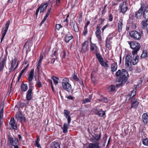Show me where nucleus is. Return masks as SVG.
Listing matches in <instances>:
<instances>
[{"label": "nucleus", "instance_id": "obj_60", "mask_svg": "<svg viewBox=\"0 0 148 148\" xmlns=\"http://www.w3.org/2000/svg\"><path fill=\"white\" fill-rule=\"evenodd\" d=\"M60 0H56V3L57 5H58L60 4Z\"/></svg>", "mask_w": 148, "mask_h": 148}, {"label": "nucleus", "instance_id": "obj_58", "mask_svg": "<svg viewBox=\"0 0 148 148\" xmlns=\"http://www.w3.org/2000/svg\"><path fill=\"white\" fill-rule=\"evenodd\" d=\"M47 19V18H46L45 17H44L43 19V20H42V21L41 23H40V25H41L43 23H44V22Z\"/></svg>", "mask_w": 148, "mask_h": 148}, {"label": "nucleus", "instance_id": "obj_32", "mask_svg": "<svg viewBox=\"0 0 148 148\" xmlns=\"http://www.w3.org/2000/svg\"><path fill=\"white\" fill-rule=\"evenodd\" d=\"M147 21L146 20H143L141 24L142 25V28L143 29H146L147 27Z\"/></svg>", "mask_w": 148, "mask_h": 148}, {"label": "nucleus", "instance_id": "obj_29", "mask_svg": "<svg viewBox=\"0 0 148 148\" xmlns=\"http://www.w3.org/2000/svg\"><path fill=\"white\" fill-rule=\"evenodd\" d=\"M21 90L23 92L26 91L28 89L27 84H22L21 85Z\"/></svg>", "mask_w": 148, "mask_h": 148}, {"label": "nucleus", "instance_id": "obj_45", "mask_svg": "<svg viewBox=\"0 0 148 148\" xmlns=\"http://www.w3.org/2000/svg\"><path fill=\"white\" fill-rule=\"evenodd\" d=\"M143 144L147 146L148 145V139L147 138L142 140Z\"/></svg>", "mask_w": 148, "mask_h": 148}, {"label": "nucleus", "instance_id": "obj_21", "mask_svg": "<svg viewBox=\"0 0 148 148\" xmlns=\"http://www.w3.org/2000/svg\"><path fill=\"white\" fill-rule=\"evenodd\" d=\"M10 124L12 129L14 130L17 129V125L16 122L14 120V119L13 118H12L10 120Z\"/></svg>", "mask_w": 148, "mask_h": 148}, {"label": "nucleus", "instance_id": "obj_57", "mask_svg": "<svg viewBox=\"0 0 148 148\" xmlns=\"http://www.w3.org/2000/svg\"><path fill=\"white\" fill-rule=\"evenodd\" d=\"M3 117L0 116V126L1 125L3 122Z\"/></svg>", "mask_w": 148, "mask_h": 148}, {"label": "nucleus", "instance_id": "obj_13", "mask_svg": "<svg viewBox=\"0 0 148 148\" xmlns=\"http://www.w3.org/2000/svg\"><path fill=\"white\" fill-rule=\"evenodd\" d=\"M18 64V62L17 61V59L15 58L12 61L11 64V70H13L14 71L17 68Z\"/></svg>", "mask_w": 148, "mask_h": 148}, {"label": "nucleus", "instance_id": "obj_42", "mask_svg": "<svg viewBox=\"0 0 148 148\" xmlns=\"http://www.w3.org/2000/svg\"><path fill=\"white\" fill-rule=\"evenodd\" d=\"M96 58L98 59L99 62L101 60H102L103 59L100 54L98 53H96Z\"/></svg>", "mask_w": 148, "mask_h": 148}, {"label": "nucleus", "instance_id": "obj_63", "mask_svg": "<svg viewBox=\"0 0 148 148\" xmlns=\"http://www.w3.org/2000/svg\"><path fill=\"white\" fill-rule=\"evenodd\" d=\"M90 23V21H88L87 22L86 24V25L84 27H87L88 25Z\"/></svg>", "mask_w": 148, "mask_h": 148}, {"label": "nucleus", "instance_id": "obj_53", "mask_svg": "<svg viewBox=\"0 0 148 148\" xmlns=\"http://www.w3.org/2000/svg\"><path fill=\"white\" fill-rule=\"evenodd\" d=\"M136 95V93L135 92V91L134 90H133L131 92V96L133 97L134 96Z\"/></svg>", "mask_w": 148, "mask_h": 148}, {"label": "nucleus", "instance_id": "obj_6", "mask_svg": "<svg viewBox=\"0 0 148 148\" xmlns=\"http://www.w3.org/2000/svg\"><path fill=\"white\" fill-rule=\"evenodd\" d=\"M8 141L10 144L14 147V148H18L19 143L18 140L16 138H13L10 136H9Z\"/></svg>", "mask_w": 148, "mask_h": 148}, {"label": "nucleus", "instance_id": "obj_28", "mask_svg": "<svg viewBox=\"0 0 148 148\" xmlns=\"http://www.w3.org/2000/svg\"><path fill=\"white\" fill-rule=\"evenodd\" d=\"M43 59V57L42 56L40 57L37 66V69L38 72L39 73L40 71V69L41 67V65L42 64V61Z\"/></svg>", "mask_w": 148, "mask_h": 148}, {"label": "nucleus", "instance_id": "obj_40", "mask_svg": "<svg viewBox=\"0 0 148 148\" xmlns=\"http://www.w3.org/2000/svg\"><path fill=\"white\" fill-rule=\"evenodd\" d=\"M92 98V96L90 95H89L88 97L83 100L84 103H88L90 102Z\"/></svg>", "mask_w": 148, "mask_h": 148}, {"label": "nucleus", "instance_id": "obj_30", "mask_svg": "<svg viewBox=\"0 0 148 148\" xmlns=\"http://www.w3.org/2000/svg\"><path fill=\"white\" fill-rule=\"evenodd\" d=\"M69 124L64 123L63 125V127L62 128L63 133H66L68 132V128L69 127Z\"/></svg>", "mask_w": 148, "mask_h": 148}, {"label": "nucleus", "instance_id": "obj_25", "mask_svg": "<svg viewBox=\"0 0 148 148\" xmlns=\"http://www.w3.org/2000/svg\"><path fill=\"white\" fill-rule=\"evenodd\" d=\"M139 58V57L138 56H136L135 58L133 56L132 57L131 65L132 64L134 65L137 64L138 62Z\"/></svg>", "mask_w": 148, "mask_h": 148}, {"label": "nucleus", "instance_id": "obj_64", "mask_svg": "<svg viewBox=\"0 0 148 148\" xmlns=\"http://www.w3.org/2000/svg\"><path fill=\"white\" fill-rule=\"evenodd\" d=\"M13 0H8L7 3L9 4L12 3L13 2Z\"/></svg>", "mask_w": 148, "mask_h": 148}, {"label": "nucleus", "instance_id": "obj_23", "mask_svg": "<svg viewBox=\"0 0 148 148\" xmlns=\"http://www.w3.org/2000/svg\"><path fill=\"white\" fill-rule=\"evenodd\" d=\"M142 119L145 124H146L148 121V113H144L142 115Z\"/></svg>", "mask_w": 148, "mask_h": 148}, {"label": "nucleus", "instance_id": "obj_54", "mask_svg": "<svg viewBox=\"0 0 148 148\" xmlns=\"http://www.w3.org/2000/svg\"><path fill=\"white\" fill-rule=\"evenodd\" d=\"M84 36H86V35L88 33L87 31V27H84Z\"/></svg>", "mask_w": 148, "mask_h": 148}, {"label": "nucleus", "instance_id": "obj_50", "mask_svg": "<svg viewBox=\"0 0 148 148\" xmlns=\"http://www.w3.org/2000/svg\"><path fill=\"white\" fill-rule=\"evenodd\" d=\"M101 100L103 102L105 103H107L108 101V99L104 97H102Z\"/></svg>", "mask_w": 148, "mask_h": 148}, {"label": "nucleus", "instance_id": "obj_37", "mask_svg": "<svg viewBox=\"0 0 148 148\" xmlns=\"http://www.w3.org/2000/svg\"><path fill=\"white\" fill-rule=\"evenodd\" d=\"M97 47L96 46L95 44H92L90 47V49L91 50L94 51L95 50L96 51H97Z\"/></svg>", "mask_w": 148, "mask_h": 148}, {"label": "nucleus", "instance_id": "obj_51", "mask_svg": "<svg viewBox=\"0 0 148 148\" xmlns=\"http://www.w3.org/2000/svg\"><path fill=\"white\" fill-rule=\"evenodd\" d=\"M108 27H109V24H107L102 27L101 29L102 33H103L104 30L106 29V28Z\"/></svg>", "mask_w": 148, "mask_h": 148}, {"label": "nucleus", "instance_id": "obj_2", "mask_svg": "<svg viewBox=\"0 0 148 148\" xmlns=\"http://www.w3.org/2000/svg\"><path fill=\"white\" fill-rule=\"evenodd\" d=\"M100 137V135L95 134V136L92 135L90 140L93 143H90L87 148H99L98 142Z\"/></svg>", "mask_w": 148, "mask_h": 148}, {"label": "nucleus", "instance_id": "obj_39", "mask_svg": "<svg viewBox=\"0 0 148 148\" xmlns=\"http://www.w3.org/2000/svg\"><path fill=\"white\" fill-rule=\"evenodd\" d=\"M115 89V87L113 85H111L108 88V91L109 92H112L114 91Z\"/></svg>", "mask_w": 148, "mask_h": 148}, {"label": "nucleus", "instance_id": "obj_49", "mask_svg": "<svg viewBox=\"0 0 148 148\" xmlns=\"http://www.w3.org/2000/svg\"><path fill=\"white\" fill-rule=\"evenodd\" d=\"M111 43H106V48H107L109 50L111 49V46L110 45Z\"/></svg>", "mask_w": 148, "mask_h": 148}, {"label": "nucleus", "instance_id": "obj_26", "mask_svg": "<svg viewBox=\"0 0 148 148\" xmlns=\"http://www.w3.org/2000/svg\"><path fill=\"white\" fill-rule=\"evenodd\" d=\"M48 3H46L44 4H42L41 5L39 6L40 7V12H43L46 9L47 7L48 6Z\"/></svg>", "mask_w": 148, "mask_h": 148}, {"label": "nucleus", "instance_id": "obj_36", "mask_svg": "<svg viewBox=\"0 0 148 148\" xmlns=\"http://www.w3.org/2000/svg\"><path fill=\"white\" fill-rule=\"evenodd\" d=\"M106 141V139H105L103 141H101L100 144L99 143V148H101L105 146Z\"/></svg>", "mask_w": 148, "mask_h": 148}, {"label": "nucleus", "instance_id": "obj_15", "mask_svg": "<svg viewBox=\"0 0 148 148\" xmlns=\"http://www.w3.org/2000/svg\"><path fill=\"white\" fill-rule=\"evenodd\" d=\"M15 118L20 122L25 121V117L21 113H18L16 114Z\"/></svg>", "mask_w": 148, "mask_h": 148}, {"label": "nucleus", "instance_id": "obj_48", "mask_svg": "<svg viewBox=\"0 0 148 148\" xmlns=\"http://www.w3.org/2000/svg\"><path fill=\"white\" fill-rule=\"evenodd\" d=\"M51 12V8H48L47 10V14H46V15L45 17L47 18L49 15V14Z\"/></svg>", "mask_w": 148, "mask_h": 148}, {"label": "nucleus", "instance_id": "obj_1", "mask_svg": "<svg viewBox=\"0 0 148 148\" xmlns=\"http://www.w3.org/2000/svg\"><path fill=\"white\" fill-rule=\"evenodd\" d=\"M115 75L116 77L120 75L119 78L116 79L119 82H125L127 80V76L129 74L128 72L124 69H123L122 71L119 69L116 72Z\"/></svg>", "mask_w": 148, "mask_h": 148}, {"label": "nucleus", "instance_id": "obj_31", "mask_svg": "<svg viewBox=\"0 0 148 148\" xmlns=\"http://www.w3.org/2000/svg\"><path fill=\"white\" fill-rule=\"evenodd\" d=\"M72 77L73 79L75 81H79V82L81 84L84 86V84L82 81H79V79L78 78L76 75L75 74H73L72 76Z\"/></svg>", "mask_w": 148, "mask_h": 148}, {"label": "nucleus", "instance_id": "obj_17", "mask_svg": "<svg viewBox=\"0 0 148 148\" xmlns=\"http://www.w3.org/2000/svg\"><path fill=\"white\" fill-rule=\"evenodd\" d=\"M131 107L132 108H136L139 104V102L136 99H131Z\"/></svg>", "mask_w": 148, "mask_h": 148}, {"label": "nucleus", "instance_id": "obj_20", "mask_svg": "<svg viewBox=\"0 0 148 148\" xmlns=\"http://www.w3.org/2000/svg\"><path fill=\"white\" fill-rule=\"evenodd\" d=\"M63 114L65 117L67 119L68 121V123L69 124L71 122V118L70 116L69 115L70 112L66 110H65L64 111Z\"/></svg>", "mask_w": 148, "mask_h": 148}, {"label": "nucleus", "instance_id": "obj_3", "mask_svg": "<svg viewBox=\"0 0 148 148\" xmlns=\"http://www.w3.org/2000/svg\"><path fill=\"white\" fill-rule=\"evenodd\" d=\"M69 82V79L67 78H65L62 80V84L63 89L69 92L72 91V87Z\"/></svg>", "mask_w": 148, "mask_h": 148}, {"label": "nucleus", "instance_id": "obj_55", "mask_svg": "<svg viewBox=\"0 0 148 148\" xmlns=\"http://www.w3.org/2000/svg\"><path fill=\"white\" fill-rule=\"evenodd\" d=\"M108 39L111 40L112 39V34H110L107 38Z\"/></svg>", "mask_w": 148, "mask_h": 148}, {"label": "nucleus", "instance_id": "obj_52", "mask_svg": "<svg viewBox=\"0 0 148 148\" xmlns=\"http://www.w3.org/2000/svg\"><path fill=\"white\" fill-rule=\"evenodd\" d=\"M113 19V17L112 14H109V18L108 19L110 21H112Z\"/></svg>", "mask_w": 148, "mask_h": 148}, {"label": "nucleus", "instance_id": "obj_16", "mask_svg": "<svg viewBox=\"0 0 148 148\" xmlns=\"http://www.w3.org/2000/svg\"><path fill=\"white\" fill-rule=\"evenodd\" d=\"M88 49V43L87 41H85L83 43L82 49L83 52H85L87 51Z\"/></svg>", "mask_w": 148, "mask_h": 148}, {"label": "nucleus", "instance_id": "obj_9", "mask_svg": "<svg viewBox=\"0 0 148 148\" xmlns=\"http://www.w3.org/2000/svg\"><path fill=\"white\" fill-rule=\"evenodd\" d=\"M6 58L5 56H1L0 58V72L3 70L6 62Z\"/></svg>", "mask_w": 148, "mask_h": 148}, {"label": "nucleus", "instance_id": "obj_47", "mask_svg": "<svg viewBox=\"0 0 148 148\" xmlns=\"http://www.w3.org/2000/svg\"><path fill=\"white\" fill-rule=\"evenodd\" d=\"M62 26L60 24H57L56 25V30L59 31L60 28Z\"/></svg>", "mask_w": 148, "mask_h": 148}, {"label": "nucleus", "instance_id": "obj_8", "mask_svg": "<svg viewBox=\"0 0 148 148\" xmlns=\"http://www.w3.org/2000/svg\"><path fill=\"white\" fill-rule=\"evenodd\" d=\"M144 8V5L143 4L142 5L140 8L137 11L134 12V15L135 17L136 18H141Z\"/></svg>", "mask_w": 148, "mask_h": 148}, {"label": "nucleus", "instance_id": "obj_33", "mask_svg": "<svg viewBox=\"0 0 148 148\" xmlns=\"http://www.w3.org/2000/svg\"><path fill=\"white\" fill-rule=\"evenodd\" d=\"M53 145H52L50 148H60V145L57 142H53Z\"/></svg>", "mask_w": 148, "mask_h": 148}, {"label": "nucleus", "instance_id": "obj_59", "mask_svg": "<svg viewBox=\"0 0 148 148\" xmlns=\"http://www.w3.org/2000/svg\"><path fill=\"white\" fill-rule=\"evenodd\" d=\"M28 66H29L28 64H27L26 66L25 67L22 69V70L21 71H23V72L24 73L25 72V70L26 69L28 68Z\"/></svg>", "mask_w": 148, "mask_h": 148}, {"label": "nucleus", "instance_id": "obj_44", "mask_svg": "<svg viewBox=\"0 0 148 148\" xmlns=\"http://www.w3.org/2000/svg\"><path fill=\"white\" fill-rule=\"evenodd\" d=\"M35 146L38 148H41L40 145L39 143L38 138H37V139L35 141Z\"/></svg>", "mask_w": 148, "mask_h": 148}, {"label": "nucleus", "instance_id": "obj_22", "mask_svg": "<svg viewBox=\"0 0 148 148\" xmlns=\"http://www.w3.org/2000/svg\"><path fill=\"white\" fill-rule=\"evenodd\" d=\"M117 65L116 62L114 61L111 65V71L113 73L115 72L117 69Z\"/></svg>", "mask_w": 148, "mask_h": 148}, {"label": "nucleus", "instance_id": "obj_41", "mask_svg": "<svg viewBox=\"0 0 148 148\" xmlns=\"http://www.w3.org/2000/svg\"><path fill=\"white\" fill-rule=\"evenodd\" d=\"M73 27L74 31L75 32H78L79 31V29L77 23H74L73 25Z\"/></svg>", "mask_w": 148, "mask_h": 148}, {"label": "nucleus", "instance_id": "obj_61", "mask_svg": "<svg viewBox=\"0 0 148 148\" xmlns=\"http://www.w3.org/2000/svg\"><path fill=\"white\" fill-rule=\"evenodd\" d=\"M106 43H111V42L110 40H109L106 38Z\"/></svg>", "mask_w": 148, "mask_h": 148}, {"label": "nucleus", "instance_id": "obj_10", "mask_svg": "<svg viewBox=\"0 0 148 148\" xmlns=\"http://www.w3.org/2000/svg\"><path fill=\"white\" fill-rule=\"evenodd\" d=\"M100 25L98 24L96 27V30L95 32L96 36L98 39V40L100 41L102 40V37L101 36V32L100 31Z\"/></svg>", "mask_w": 148, "mask_h": 148}, {"label": "nucleus", "instance_id": "obj_56", "mask_svg": "<svg viewBox=\"0 0 148 148\" xmlns=\"http://www.w3.org/2000/svg\"><path fill=\"white\" fill-rule=\"evenodd\" d=\"M3 108H2L0 111V116L3 117Z\"/></svg>", "mask_w": 148, "mask_h": 148}, {"label": "nucleus", "instance_id": "obj_24", "mask_svg": "<svg viewBox=\"0 0 148 148\" xmlns=\"http://www.w3.org/2000/svg\"><path fill=\"white\" fill-rule=\"evenodd\" d=\"M123 26V20L122 19L119 20L118 24V30L119 32L122 31Z\"/></svg>", "mask_w": 148, "mask_h": 148}, {"label": "nucleus", "instance_id": "obj_62", "mask_svg": "<svg viewBox=\"0 0 148 148\" xmlns=\"http://www.w3.org/2000/svg\"><path fill=\"white\" fill-rule=\"evenodd\" d=\"M67 98L70 99L72 100L73 99V98L72 96L71 95H70L68 96H67Z\"/></svg>", "mask_w": 148, "mask_h": 148}, {"label": "nucleus", "instance_id": "obj_34", "mask_svg": "<svg viewBox=\"0 0 148 148\" xmlns=\"http://www.w3.org/2000/svg\"><path fill=\"white\" fill-rule=\"evenodd\" d=\"M99 62L100 63V64L102 66H103L105 67H109V65L106 62L103 61V59L102 60H101L99 61Z\"/></svg>", "mask_w": 148, "mask_h": 148}, {"label": "nucleus", "instance_id": "obj_35", "mask_svg": "<svg viewBox=\"0 0 148 148\" xmlns=\"http://www.w3.org/2000/svg\"><path fill=\"white\" fill-rule=\"evenodd\" d=\"M73 38V36L72 35H71L70 36L66 35L65 38V40L66 42L67 43Z\"/></svg>", "mask_w": 148, "mask_h": 148}, {"label": "nucleus", "instance_id": "obj_38", "mask_svg": "<svg viewBox=\"0 0 148 148\" xmlns=\"http://www.w3.org/2000/svg\"><path fill=\"white\" fill-rule=\"evenodd\" d=\"M52 79L53 80L54 84L56 85L58 83V81L59 80V79L58 77L55 76L52 77Z\"/></svg>", "mask_w": 148, "mask_h": 148}, {"label": "nucleus", "instance_id": "obj_46", "mask_svg": "<svg viewBox=\"0 0 148 148\" xmlns=\"http://www.w3.org/2000/svg\"><path fill=\"white\" fill-rule=\"evenodd\" d=\"M147 51H144L143 53L141 56V57L142 58H145L147 56Z\"/></svg>", "mask_w": 148, "mask_h": 148}, {"label": "nucleus", "instance_id": "obj_12", "mask_svg": "<svg viewBox=\"0 0 148 148\" xmlns=\"http://www.w3.org/2000/svg\"><path fill=\"white\" fill-rule=\"evenodd\" d=\"M132 57L129 55H127L125 58V65L126 67H128L131 65Z\"/></svg>", "mask_w": 148, "mask_h": 148}, {"label": "nucleus", "instance_id": "obj_27", "mask_svg": "<svg viewBox=\"0 0 148 148\" xmlns=\"http://www.w3.org/2000/svg\"><path fill=\"white\" fill-rule=\"evenodd\" d=\"M95 114L98 115L99 117H102L105 115V112L102 110H100L95 112Z\"/></svg>", "mask_w": 148, "mask_h": 148}, {"label": "nucleus", "instance_id": "obj_5", "mask_svg": "<svg viewBox=\"0 0 148 148\" xmlns=\"http://www.w3.org/2000/svg\"><path fill=\"white\" fill-rule=\"evenodd\" d=\"M130 37L135 40H140L141 39L142 34H143L142 31L139 32L136 31H131L129 32Z\"/></svg>", "mask_w": 148, "mask_h": 148}, {"label": "nucleus", "instance_id": "obj_4", "mask_svg": "<svg viewBox=\"0 0 148 148\" xmlns=\"http://www.w3.org/2000/svg\"><path fill=\"white\" fill-rule=\"evenodd\" d=\"M129 44L131 48L133 50L132 52V54L134 56L136 55L138 51L139 50L140 48L139 43L136 41H132L129 42Z\"/></svg>", "mask_w": 148, "mask_h": 148}, {"label": "nucleus", "instance_id": "obj_11", "mask_svg": "<svg viewBox=\"0 0 148 148\" xmlns=\"http://www.w3.org/2000/svg\"><path fill=\"white\" fill-rule=\"evenodd\" d=\"M120 8L121 9L120 12H121L123 14H125L128 8L126 2L123 1Z\"/></svg>", "mask_w": 148, "mask_h": 148}, {"label": "nucleus", "instance_id": "obj_14", "mask_svg": "<svg viewBox=\"0 0 148 148\" xmlns=\"http://www.w3.org/2000/svg\"><path fill=\"white\" fill-rule=\"evenodd\" d=\"M34 75V69H32L29 74L28 78L29 85H31L32 84L31 82L33 79Z\"/></svg>", "mask_w": 148, "mask_h": 148}, {"label": "nucleus", "instance_id": "obj_7", "mask_svg": "<svg viewBox=\"0 0 148 148\" xmlns=\"http://www.w3.org/2000/svg\"><path fill=\"white\" fill-rule=\"evenodd\" d=\"M10 23V21L8 20L7 23L5 25V26L3 27V29L1 30L2 37L1 39V42L3 39L4 37L7 33Z\"/></svg>", "mask_w": 148, "mask_h": 148}, {"label": "nucleus", "instance_id": "obj_43", "mask_svg": "<svg viewBox=\"0 0 148 148\" xmlns=\"http://www.w3.org/2000/svg\"><path fill=\"white\" fill-rule=\"evenodd\" d=\"M42 86L41 82L39 80H38L36 82V87L40 88Z\"/></svg>", "mask_w": 148, "mask_h": 148}, {"label": "nucleus", "instance_id": "obj_19", "mask_svg": "<svg viewBox=\"0 0 148 148\" xmlns=\"http://www.w3.org/2000/svg\"><path fill=\"white\" fill-rule=\"evenodd\" d=\"M32 89L31 88L29 89L27 92L26 99L27 101H29L32 98Z\"/></svg>", "mask_w": 148, "mask_h": 148}, {"label": "nucleus", "instance_id": "obj_18", "mask_svg": "<svg viewBox=\"0 0 148 148\" xmlns=\"http://www.w3.org/2000/svg\"><path fill=\"white\" fill-rule=\"evenodd\" d=\"M143 16L144 19L148 20V6H146L145 7L143 12Z\"/></svg>", "mask_w": 148, "mask_h": 148}]
</instances>
